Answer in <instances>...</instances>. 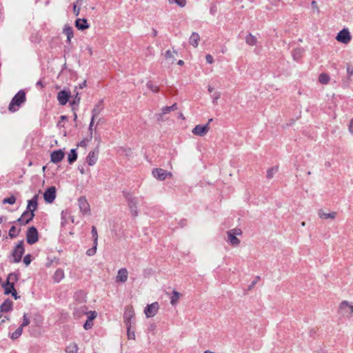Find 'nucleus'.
I'll return each mask as SVG.
<instances>
[{"mask_svg": "<svg viewBox=\"0 0 353 353\" xmlns=\"http://www.w3.org/2000/svg\"><path fill=\"white\" fill-rule=\"evenodd\" d=\"M26 100V92L22 90H19L12 99L8 106V110L12 112L17 111L21 104L25 103Z\"/></svg>", "mask_w": 353, "mask_h": 353, "instance_id": "1", "label": "nucleus"}, {"mask_svg": "<svg viewBox=\"0 0 353 353\" xmlns=\"http://www.w3.org/2000/svg\"><path fill=\"white\" fill-rule=\"evenodd\" d=\"M124 197L125 198L128 205L130 208V213L133 217H136L139 214L138 211V204L139 203V199L137 196H135L131 193L126 192L124 193Z\"/></svg>", "mask_w": 353, "mask_h": 353, "instance_id": "2", "label": "nucleus"}, {"mask_svg": "<svg viewBox=\"0 0 353 353\" xmlns=\"http://www.w3.org/2000/svg\"><path fill=\"white\" fill-rule=\"evenodd\" d=\"M242 231L239 228H234L227 232L228 241L232 246H238L240 244V240L237 236H241Z\"/></svg>", "mask_w": 353, "mask_h": 353, "instance_id": "3", "label": "nucleus"}, {"mask_svg": "<svg viewBox=\"0 0 353 353\" xmlns=\"http://www.w3.org/2000/svg\"><path fill=\"white\" fill-rule=\"evenodd\" d=\"M18 280V276L14 273H11L8 275L7 282L3 284L4 293L6 294H10L14 290V282Z\"/></svg>", "mask_w": 353, "mask_h": 353, "instance_id": "4", "label": "nucleus"}, {"mask_svg": "<svg viewBox=\"0 0 353 353\" xmlns=\"http://www.w3.org/2000/svg\"><path fill=\"white\" fill-rule=\"evenodd\" d=\"M176 55L177 52L176 50H167L164 54L165 61L162 62V64H163V65L166 68H170V66L176 61Z\"/></svg>", "mask_w": 353, "mask_h": 353, "instance_id": "5", "label": "nucleus"}, {"mask_svg": "<svg viewBox=\"0 0 353 353\" xmlns=\"http://www.w3.org/2000/svg\"><path fill=\"white\" fill-rule=\"evenodd\" d=\"M24 253V248L23 241H20L14 248L12 252V262L19 263Z\"/></svg>", "mask_w": 353, "mask_h": 353, "instance_id": "6", "label": "nucleus"}, {"mask_svg": "<svg viewBox=\"0 0 353 353\" xmlns=\"http://www.w3.org/2000/svg\"><path fill=\"white\" fill-rule=\"evenodd\" d=\"M339 311L343 316H350L353 314V305L347 301H343L339 305Z\"/></svg>", "mask_w": 353, "mask_h": 353, "instance_id": "7", "label": "nucleus"}, {"mask_svg": "<svg viewBox=\"0 0 353 353\" xmlns=\"http://www.w3.org/2000/svg\"><path fill=\"white\" fill-rule=\"evenodd\" d=\"M26 241L30 245L38 241V231L35 227L32 226L28 228L26 233Z\"/></svg>", "mask_w": 353, "mask_h": 353, "instance_id": "8", "label": "nucleus"}, {"mask_svg": "<svg viewBox=\"0 0 353 353\" xmlns=\"http://www.w3.org/2000/svg\"><path fill=\"white\" fill-rule=\"evenodd\" d=\"M159 310V305L157 302H154L147 305L144 310V313L147 318L154 316Z\"/></svg>", "mask_w": 353, "mask_h": 353, "instance_id": "9", "label": "nucleus"}, {"mask_svg": "<svg viewBox=\"0 0 353 353\" xmlns=\"http://www.w3.org/2000/svg\"><path fill=\"white\" fill-rule=\"evenodd\" d=\"M79 208L83 214H90V207L85 196H81L78 199Z\"/></svg>", "mask_w": 353, "mask_h": 353, "instance_id": "10", "label": "nucleus"}, {"mask_svg": "<svg viewBox=\"0 0 353 353\" xmlns=\"http://www.w3.org/2000/svg\"><path fill=\"white\" fill-rule=\"evenodd\" d=\"M134 311L132 306H128L125 308L123 319L126 326H132V319L134 318Z\"/></svg>", "mask_w": 353, "mask_h": 353, "instance_id": "11", "label": "nucleus"}, {"mask_svg": "<svg viewBox=\"0 0 353 353\" xmlns=\"http://www.w3.org/2000/svg\"><path fill=\"white\" fill-rule=\"evenodd\" d=\"M336 39L339 42L347 44L351 40L350 33L348 30L343 29L338 33L337 36L336 37Z\"/></svg>", "mask_w": 353, "mask_h": 353, "instance_id": "12", "label": "nucleus"}, {"mask_svg": "<svg viewBox=\"0 0 353 353\" xmlns=\"http://www.w3.org/2000/svg\"><path fill=\"white\" fill-rule=\"evenodd\" d=\"M43 198L46 203H52L56 198V188L54 186L48 188L43 194Z\"/></svg>", "mask_w": 353, "mask_h": 353, "instance_id": "13", "label": "nucleus"}, {"mask_svg": "<svg viewBox=\"0 0 353 353\" xmlns=\"http://www.w3.org/2000/svg\"><path fill=\"white\" fill-rule=\"evenodd\" d=\"M210 130V126L208 125V123L201 125H196L192 130V132L193 134L196 136L203 137Z\"/></svg>", "mask_w": 353, "mask_h": 353, "instance_id": "14", "label": "nucleus"}, {"mask_svg": "<svg viewBox=\"0 0 353 353\" xmlns=\"http://www.w3.org/2000/svg\"><path fill=\"white\" fill-rule=\"evenodd\" d=\"M153 176L160 181H163L168 176H171V172H168L161 168H155L152 170Z\"/></svg>", "mask_w": 353, "mask_h": 353, "instance_id": "15", "label": "nucleus"}, {"mask_svg": "<svg viewBox=\"0 0 353 353\" xmlns=\"http://www.w3.org/2000/svg\"><path fill=\"white\" fill-rule=\"evenodd\" d=\"M34 216V214L32 212L26 210L22 214L21 216L17 219V221L20 223L21 225H26L30 221H32Z\"/></svg>", "mask_w": 353, "mask_h": 353, "instance_id": "16", "label": "nucleus"}, {"mask_svg": "<svg viewBox=\"0 0 353 353\" xmlns=\"http://www.w3.org/2000/svg\"><path fill=\"white\" fill-rule=\"evenodd\" d=\"M65 153L62 150H54L51 153L50 160L54 163H59L64 157Z\"/></svg>", "mask_w": 353, "mask_h": 353, "instance_id": "17", "label": "nucleus"}, {"mask_svg": "<svg viewBox=\"0 0 353 353\" xmlns=\"http://www.w3.org/2000/svg\"><path fill=\"white\" fill-rule=\"evenodd\" d=\"M98 154L99 151L97 150H94L89 152L88 155L87 156L86 161L90 166H92L97 163L98 159Z\"/></svg>", "mask_w": 353, "mask_h": 353, "instance_id": "18", "label": "nucleus"}, {"mask_svg": "<svg viewBox=\"0 0 353 353\" xmlns=\"http://www.w3.org/2000/svg\"><path fill=\"white\" fill-rule=\"evenodd\" d=\"M70 97V93L68 92L65 90L60 91L57 94V100L60 105H64L67 103L69 97Z\"/></svg>", "mask_w": 353, "mask_h": 353, "instance_id": "19", "label": "nucleus"}, {"mask_svg": "<svg viewBox=\"0 0 353 353\" xmlns=\"http://www.w3.org/2000/svg\"><path fill=\"white\" fill-rule=\"evenodd\" d=\"M38 198H39V195L38 194H35L32 199L30 200H28V205H27V209L28 210L30 211V212H32L34 213V212L37 210V201H38Z\"/></svg>", "mask_w": 353, "mask_h": 353, "instance_id": "20", "label": "nucleus"}, {"mask_svg": "<svg viewBox=\"0 0 353 353\" xmlns=\"http://www.w3.org/2000/svg\"><path fill=\"white\" fill-rule=\"evenodd\" d=\"M13 303L10 299H6L0 306L1 312H8L12 310Z\"/></svg>", "mask_w": 353, "mask_h": 353, "instance_id": "21", "label": "nucleus"}, {"mask_svg": "<svg viewBox=\"0 0 353 353\" xmlns=\"http://www.w3.org/2000/svg\"><path fill=\"white\" fill-rule=\"evenodd\" d=\"M128 272L125 268H121L118 271L117 281L124 283L128 279Z\"/></svg>", "mask_w": 353, "mask_h": 353, "instance_id": "22", "label": "nucleus"}, {"mask_svg": "<svg viewBox=\"0 0 353 353\" xmlns=\"http://www.w3.org/2000/svg\"><path fill=\"white\" fill-rule=\"evenodd\" d=\"M75 26L81 30H83L89 28V24L85 19H77L75 21Z\"/></svg>", "mask_w": 353, "mask_h": 353, "instance_id": "23", "label": "nucleus"}, {"mask_svg": "<svg viewBox=\"0 0 353 353\" xmlns=\"http://www.w3.org/2000/svg\"><path fill=\"white\" fill-rule=\"evenodd\" d=\"M103 108V101H100L94 107L92 111V117L95 119L97 117H98L102 111Z\"/></svg>", "mask_w": 353, "mask_h": 353, "instance_id": "24", "label": "nucleus"}, {"mask_svg": "<svg viewBox=\"0 0 353 353\" xmlns=\"http://www.w3.org/2000/svg\"><path fill=\"white\" fill-rule=\"evenodd\" d=\"M318 215L321 219H334L336 216V212H332L330 213L325 212L323 210H319L318 211Z\"/></svg>", "mask_w": 353, "mask_h": 353, "instance_id": "25", "label": "nucleus"}, {"mask_svg": "<svg viewBox=\"0 0 353 353\" xmlns=\"http://www.w3.org/2000/svg\"><path fill=\"white\" fill-rule=\"evenodd\" d=\"M200 40V37L198 33L192 32L190 39L189 43L193 47L196 48L199 45V41Z\"/></svg>", "mask_w": 353, "mask_h": 353, "instance_id": "26", "label": "nucleus"}, {"mask_svg": "<svg viewBox=\"0 0 353 353\" xmlns=\"http://www.w3.org/2000/svg\"><path fill=\"white\" fill-rule=\"evenodd\" d=\"M87 310L88 309L85 306H81L75 309L74 312V315L77 318H80L83 315H86L88 314Z\"/></svg>", "mask_w": 353, "mask_h": 353, "instance_id": "27", "label": "nucleus"}, {"mask_svg": "<svg viewBox=\"0 0 353 353\" xmlns=\"http://www.w3.org/2000/svg\"><path fill=\"white\" fill-rule=\"evenodd\" d=\"M64 272L62 269H57L53 276L54 282L59 283L64 278Z\"/></svg>", "mask_w": 353, "mask_h": 353, "instance_id": "28", "label": "nucleus"}, {"mask_svg": "<svg viewBox=\"0 0 353 353\" xmlns=\"http://www.w3.org/2000/svg\"><path fill=\"white\" fill-rule=\"evenodd\" d=\"M78 350H79V347H78L77 344L75 343H72L69 344L65 347V350L66 353H77Z\"/></svg>", "mask_w": 353, "mask_h": 353, "instance_id": "29", "label": "nucleus"}, {"mask_svg": "<svg viewBox=\"0 0 353 353\" xmlns=\"http://www.w3.org/2000/svg\"><path fill=\"white\" fill-rule=\"evenodd\" d=\"M245 42L247 44H248L250 46H254L257 43V39L255 36H254L251 33H249L245 37Z\"/></svg>", "mask_w": 353, "mask_h": 353, "instance_id": "30", "label": "nucleus"}, {"mask_svg": "<svg viewBox=\"0 0 353 353\" xmlns=\"http://www.w3.org/2000/svg\"><path fill=\"white\" fill-rule=\"evenodd\" d=\"M77 159L76 149H72L68 156V161L70 164H72Z\"/></svg>", "mask_w": 353, "mask_h": 353, "instance_id": "31", "label": "nucleus"}, {"mask_svg": "<svg viewBox=\"0 0 353 353\" xmlns=\"http://www.w3.org/2000/svg\"><path fill=\"white\" fill-rule=\"evenodd\" d=\"M63 32L67 36V40L70 42L71 39L73 37V30L72 28L68 26H65L63 28Z\"/></svg>", "mask_w": 353, "mask_h": 353, "instance_id": "32", "label": "nucleus"}, {"mask_svg": "<svg viewBox=\"0 0 353 353\" xmlns=\"http://www.w3.org/2000/svg\"><path fill=\"white\" fill-rule=\"evenodd\" d=\"M278 166L270 168L267 170L266 177L269 179H272L274 177V175L278 172Z\"/></svg>", "mask_w": 353, "mask_h": 353, "instance_id": "33", "label": "nucleus"}, {"mask_svg": "<svg viewBox=\"0 0 353 353\" xmlns=\"http://www.w3.org/2000/svg\"><path fill=\"white\" fill-rule=\"evenodd\" d=\"M179 297H180V293L177 291L174 290L172 292V295L170 298V303L172 305H176L178 303Z\"/></svg>", "mask_w": 353, "mask_h": 353, "instance_id": "34", "label": "nucleus"}, {"mask_svg": "<svg viewBox=\"0 0 353 353\" xmlns=\"http://www.w3.org/2000/svg\"><path fill=\"white\" fill-rule=\"evenodd\" d=\"M319 81L322 84H327L330 81V77L325 73H321L319 75Z\"/></svg>", "mask_w": 353, "mask_h": 353, "instance_id": "35", "label": "nucleus"}, {"mask_svg": "<svg viewBox=\"0 0 353 353\" xmlns=\"http://www.w3.org/2000/svg\"><path fill=\"white\" fill-rule=\"evenodd\" d=\"M23 332V328L21 327H19L13 333H12L10 338L12 339H18Z\"/></svg>", "mask_w": 353, "mask_h": 353, "instance_id": "36", "label": "nucleus"}, {"mask_svg": "<svg viewBox=\"0 0 353 353\" xmlns=\"http://www.w3.org/2000/svg\"><path fill=\"white\" fill-rule=\"evenodd\" d=\"M91 233L93 238L94 244H98V233L95 226L92 227Z\"/></svg>", "mask_w": 353, "mask_h": 353, "instance_id": "37", "label": "nucleus"}, {"mask_svg": "<svg viewBox=\"0 0 353 353\" xmlns=\"http://www.w3.org/2000/svg\"><path fill=\"white\" fill-rule=\"evenodd\" d=\"M97 245H98V244H94L93 243L92 248L88 249L86 251V254L88 256H90L94 255L96 254V252H97Z\"/></svg>", "mask_w": 353, "mask_h": 353, "instance_id": "38", "label": "nucleus"}, {"mask_svg": "<svg viewBox=\"0 0 353 353\" xmlns=\"http://www.w3.org/2000/svg\"><path fill=\"white\" fill-rule=\"evenodd\" d=\"M30 322V321L28 316V314L26 313H24L23 316V322L19 327H21V328H23L24 327L28 325Z\"/></svg>", "mask_w": 353, "mask_h": 353, "instance_id": "39", "label": "nucleus"}, {"mask_svg": "<svg viewBox=\"0 0 353 353\" xmlns=\"http://www.w3.org/2000/svg\"><path fill=\"white\" fill-rule=\"evenodd\" d=\"M132 326H127V335L128 339L134 340L135 339V333L134 331L131 330Z\"/></svg>", "mask_w": 353, "mask_h": 353, "instance_id": "40", "label": "nucleus"}, {"mask_svg": "<svg viewBox=\"0 0 353 353\" xmlns=\"http://www.w3.org/2000/svg\"><path fill=\"white\" fill-rule=\"evenodd\" d=\"M212 99V103L214 105H216L217 104V101L220 99L221 97V92H214L212 96H211Z\"/></svg>", "mask_w": 353, "mask_h": 353, "instance_id": "41", "label": "nucleus"}, {"mask_svg": "<svg viewBox=\"0 0 353 353\" xmlns=\"http://www.w3.org/2000/svg\"><path fill=\"white\" fill-rule=\"evenodd\" d=\"M170 3H176L179 6L183 8L186 4V0H168Z\"/></svg>", "mask_w": 353, "mask_h": 353, "instance_id": "42", "label": "nucleus"}, {"mask_svg": "<svg viewBox=\"0 0 353 353\" xmlns=\"http://www.w3.org/2000/svg\"><path fill=\"white\" fill-rule=\"evenodd\" d=\"M16 202V198L14 196H11L10 197L6 198L3 200V203H9V204H14Z\"/></svg>", "mask_w": 353, "mask_h": 353, "instance_id": "43", "label": "nucleus"}, {"mask_svg": "<svg viewBox=\"0 0 353 353\" xmlns=\"http://www.w3.org/2000/svg\"><path fill=\"white\" fill-rule=\"evenodd\" d=\"M19 231L17 230L15 226H12L9 230V235L10 237H16L18 234Z\"/></svg>", "mask_w": 353, "mask_h": 353, "instance_id": "44", "label": "nucleus"}, {"mask_svg": "<svg viewBox=\"0 0 353 353\" xmlns=\"http://www.w3.org/2000/svg\"><path fill=\"white\" fill-rule=\"evenodd\" d=\"M88 320L92 321L94 319H96L97 314L95 311H90L88 312Z\"/></svg>", "mask_w": 353, "mask_h": 353, "instance_id": "45", "label": "nucleus"}, {"mask_svg": "<svg viewBox=\"0 0 353 353\" xmlns=\"http://www.w3.org/2000/svg\"><path fill=\"white\" fill-rule=\"evenodd\" d=\"M171 108L170 106H165L161 109V114H159V117H161L163 114H166L169 112H170Z\"/></svg>", "mask_w": 353, "mask_h": 353, "instance_id": "46", "label": "nucleus"}, {"mask_svg": "<svg viewBox=\"0 0 353 353\" xmlns=\"http://www.w3.org/2000/svg\"><path fill=\"white\" fill-rule=\"evenodd\" d=\"M93 325L92 321L87 320L85 323L83 324V328L85 330L90 329Z\"/></svg>", "mask_w": 353, "mask_h": 353, "instance_id": "47", "label": "nucleus"}, {"mask_svg": "<svg viewBox=\"0 0 353 353\" xmlns=\"http://www.w3.org/2000/svg\"><path fill=\"white\" fill-rule=\"evenodd\" d=\"M90 137L88 139L82 140L79 143V145L81 147H86L88 145V143L91 140Z\"/></svg>", "mask_w": 353, "mask_h": 353, "instance_id": "48", "label": "nucleus"}, {"mask_svg": "<svg viewBox=\"0 0 353 353\" xmlns=\"http://www.w3.org/2000/svg\"><path fill=\"white\" fill-rule=\"evenodd\" d=\"M95 119H93V117H92L91 119V121L90 123V125H89V132H90V139L92 138V131H93V124H94V121Z\"/></svg>", "mask_w": 353, "mask_h": 353, "instance_id": "49", "label": "nucleus"}, {"mask_svg": "<svg viewBox=\"0 0 353 353\" xmlns=\"http://www.w3.org/2000/svg\"><path fill=\"white\" fill-rule=\"evenodd\" d=\"M31 262V256L30 254H27L23 258V263L28 265Z\"/></svg>", "mask_w": 353, "mask_h": 353, "instance_id": "50", "label": "nucleus"}, {"mask_svg": "<svg viewBox=\"0 0 353 353\" xmlns=\"http://www.w3.org/2000/svg\"><path fill=\"white\" fill-rule=\"evenodd\" d=\"M67 214H68V212L67 211H62V212H61V219H62L61 225H63L66 223L65 216H66Z\"/></svg>", "mask_w": 353, "mask_h": 353, "instance_id": "51", "label": "nucleus"}, {"mask_svg": "<svg viewBox=\"0 0 353 353\" xmlns=\"http://www.w3.org/2000/svg\"><path fill=\"white\" fill-rule=\"evenodd\" d=\"M205 60L208 63L212 64L214 62V59L211 54H207L205 56Z\"/></svg>", "mask_w": 353, "mask_h": 353, "instance_id": "52", "label": "nucleus"}, {"mask_svg": "<svg viewBox=\"0 0 353 353\" xmlns=\"http://www.w3.org/2000/svg\"><path fill=\"white\" fill-rule=\"evenodd\" d=\"M73 12L76 16H78L80 12V8L77 7L75 4L73 6Z\"/></svg>", "mask_w": 353, "mask_h": 353, "instance_id": "53", "label": "nucleus"}, {"mask_svg": "<svg viewBox=\"0 0 353 353\" xmlns=\"http://www.w3.org/2000/svg\"><path fill=\"white\" fill-rule=\"evenodd\" d=\"M348 130L351 134H353V119H352L350 121V123L348 125Z\"/></svg>", "mask_w": 353, "mask_h": 353, "instance_id": "54", "label": "nucleus"}, {"mask_svg": "<svg viewBox=\"0 0 353 353\" xmlns=\"http://www.w3.org/2000/svg\"><path fill=\"white\" fill-rule=\"evenodd\" d=\"M80 97H79V94L77 93L75 97H74V99L72 101V103L73 104H77V105H79V102H80Z\"/></svg>", "mask_w": 353, "mask_h": 353, "instance_id": "55", "label": "nucleus"}, {"mask_svg": "<svg viewBox=\"0 0 353 353\" xmlns=\"http://www.w3.org/2000/svg\"><path fill=\"white\" fill-rule=\"evenodd\" d=\"M148 86L151 89L152 92H157L159 90V88L157 86H154L151 84H148Z\"/></svg>", "mask_w": 353, "mask_h": 353, "instance_id": "56", "label": "nucleus"}, {"mask_svg": "<svg viewBox=\"0 0 353 353\" xmlns=\"http://www.w3.org/2000/svg\"><path fill=\"white\" fill-rule=\"evenodd\" d=\"M11 294H12V296L14 298V299H19V296L17 295V291L15 289L11 292Z\"/></svg>", "mask_w": 353, "mask_h": 353, "instance_id": "57", "label": "nucleus"}, {"mask_svg": "<svg viewBox=\"0 0 353 353\" xmlns=\"http://www.w3.org/2000/svg\"><path fill=\"white\" fill-rule=\"evenodd\" d=\"M148 329L150 331L153 332L156 329V325L154 324H151Z\"/></svg>", "mask_w": 353, "mask_h": 353, "instance_id": "58", "label": "nucleus"}, {"mask_svg": "<svg viewBox=\"0 0 353 353\" xmlns=\"http://www.w3.org/2000/svg\"><path fill=\"white\" fill-rule=\"evenodd\" d=\"M37 86H40L41 88L44 87V85L41 81H39L37 82Z\"/></svg>", "mask_w": 353, "mask_h": 353, "instance_id": "59", "label": "nucleus"}, {"mask_svg": "<svg viewBox=\"0 0 353 353\" xmlns=\"http://www.w3.org/2000/svg\"><path fill=\"white\" fill-rule=\"evenodd\" d=\"M311 4L313 8L318 9L317 3L315 1H312Z\"/></svg>", "mask_w": 353, "mask_h": 353, "instance_id": "60", "label": "nucleus"}, {"mask_svg": "<svg viewBox=\"0 0 353 353\" xmlns=\"http://www.w3.org/2000/svg\"><path fill=\"white\" fill-rule=\"evenodd\" d=\"M172 111L176 110L177 109L176 103H174L172 105L170 106Z\"/></svg>", "mask_w": 353, "mask_h": 353, "instance_id": "61", "label": "nucleus"}, {"mask_svg": "<svg viewBox=\"0 0 353 353\" xmlns=\"http://www.w3.org/2000/svg\"><path fill=\"white\" fill-rule=\"evenodd\" d=\"M85 86H86V81H84L83 82H82L81 83L79 84V88H81V89L83 88Z\"/></svg>", "mask_w": 353, "mask_h": 353, "instance_id": "62", "label": "nucleus"}, {"mask_svg": "<svg viewBox=\"0 0 353 353\" xmlns=\"http://www.w3.org/2000/svg\"><path fill=\"white\" fill-rule=\"evenodd\" d=\"M208 90L209 92L212 93L213 92V90H214V88L210 86V85H209L208 87Z\"/></svg>", "mask_w": 353, "mask_h": 353, "instance_id": "63", "label": "nucleus"}, {"mask_svg": "<svg viewBox=\"0 0 353 353\" xmlns=\"http://www.w3.org/2000/svg\"><path fill=\"white\" fill-rule=\"evenodd\" d=\"M299 52H300L299 50H296L293 52V57L294 59H296V54L299 53Z\"/></svg>", "mask_w": 353, "mask_h": 353, "instance_id": "64", "label": "nucleus"}]
</instances>
